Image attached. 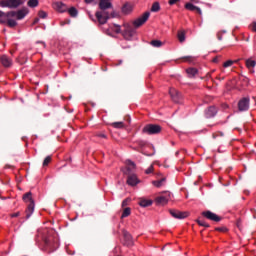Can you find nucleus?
Masks as SVG:
<instances>
[{"instance_id": "nucleus-51", "label": "nucleus", "mask_w": 256, "mask_h": 256, "mask_svg": "<svg viewBox=\"0 0 256 256\" xmlns=\"http://www.w3.org/2000/svg\"><path fill=\"white\" fill-rule=\"evenodd\" d=\"M183 59L184 61H193V58L191 56H186Z\"/></svg>"}, {"instance_id": "nucleus-48", "label": "nucleus", "mask_w": 256, "mask_h": 256, "mask_svg": "<svg viewBox=\"0 0 256 256\" xmlns=\"http://www.w3.org/2000/svg\"><path fill=\"white\" fill-rule=\"evenodd\" d=\"M169 5H175L176 3H179V0H169Z\"/></svg>"}, {"instance_id": "nucleus-29", "label": "nucleus", "mask_w": 256, "mask_h": 256, "mask_svg": "<svg viewBox=\"0 0 256 256\" xmlns=\"http://www.w3.org/2000/svg\"><path fill=\"white\" fill-rule=\"evenodd\" d=\"M255 65H256V61L255 60H251V59L246 60V67L248 69L255 68Z\"/></svg>"}, {"instance_id": "nucleus-40", "label": "nucleus", "mask_w": 256, "mask_h": 256, "mask_svg": "<svg viewBox=\"0 0 256 256\" xmlns=\"http://www.w3.org/2000/svg\"><path fill=\"white\" fill-rule=\"evenodd\" d=\"M233 63H235V61L228 60V61L224 62L223 67L227 69V67H231L233 65Z\"/></svg>"}, {"instance_id": "nucleus-46", "label": "nucleus", "mask_w": 256, "mask_h": 256, "mask_svg": "<svg viewBox=\"0 0 256 256\" xmlns=\"http://www.w3.org/2000/svg\"><path fill=\"white\" fill-rule=\"evenodd\" d=\"M97 137H100L101 139H107V135H105L103 133H98Z\"/></svg>"}, {"instance_id": "nucleus-17", "label": "nucleus", "mask_w": 256, "mask_h": 256, "mask_svg": "<svg viewBox=\"0 0 256 256\" xmlns=\"http://www.w3.org/2000/svg\"><path fill=\"white\" fill-rule=\"evenodd\" d=\"M123 237L124 244L127 245V247H131V245H133V237H131V234L127 231H123Z\"/></svg>"}, {"instance_id": "nucleus-30", "label": "nucleus", "mask_w": 256, "mask_h": 256, "mask_svg": "<svg viewBox=\"0 0 256 256\" xmlns=\"http://www.w3.org/2000/svg\"><path fill=\"white\" fill-rule=\"evenodd\" d=\"M166 179L162 178L160 180L153 181L154 187H163V184L165 183Z\"/></svg>"}, {"instance_id": "nucleus-2", "label": "nucleus", "mask_w": 256, "mask_h": 256, "mask_svg": "<svg viewBox=\"0 0 256 256\" xmlns=\"http://www.w3.org/2000/svg\"><path fill=\"white\" fill-rule=\"evenodd\" d=\"M23 201L25 203H29L26 209V219H29V217L33 215V211H35V202L33 201L31 192H28L23 195Z\"/></svg>"}, {"instance_id": "nucleus-58", "label": "nucleus", "mask_w": 256, "mask_h": 256, "mask_svg": "<svg viewBox=\"0 0 256 256\" xmlns=\"http://www.w3.org/2000/svg\"><path fill=\"white\" fill-rule=\"evenodd\" d=\"M121 63H123V60H119L117 65H121Z\"/></svg>"}, {"instance_id": "nucleus-47", "label": "nucleus", "mask_w": 256, "mask_h": 256, "mask_svg": "<svg viewBox=\"0 0 256 256\" xmlns=\"http://www.w3.org/2000/svg\"><path fill=\"white\" fill-rule=\"evenodd\" d=\"M215 230L216 231H220L222 233H225V231H227V228H224V227H222V228H215Z\"/></svg>"}, {"instance_id": "nucleus-34", "label": "nucleus", "mask_w": 256, "mask_h": 256, "mask_svg": "<svg viewBox=\"0 0 256 256\" xmlns=\"http://www.w3.org/2000/svg\"><path fill=\"white\" fill-rule=\"evenodd\" d=\"M6 23H7L8 27H11V28L17 27V21H15L13 19H7Z\"/></svg>"}, {"instance_id": "nucleus-4", "label": "nucleus", "mask_w": 256, "mask_h": 256, "mask_svg": "<svg viewBox=\"0 0 256 256\" xmlns=\"http://www.w3.org/2000/svg\"><path fill=\"white\" fill-rule=\"evenodd\" d=\"M142 131L146 133V135H158V133H161V126L157 124H147Z\"/></svg>"}, {"instance_id": "nucleus-26", "label": "nucleus", "mask_w": 256, "mask_h": 256, "mask_svg": "<svg viewBox=\"0 0 256 256\" xmlns=\"http://www.w3.org/2000/svg\"><path fill=\"white\" fill-rule=\"evenodd\" d=\"M68 13H69L70 17H77V15H79V11H77V8H75V7L69 8Z\"/></svg>"}, {"instance_id": "nucleus-14", "label": "nucleus", "mask_w": 256, "mask_h": 256, "mask_svg": "<svg viewBox=\"0 0 256 256\" xmlns=\"http://www.w3.org/2000/svg\"><path fill=\"white\" fill-rule=\"evenodd\" d=\"M98 7L99 9H113V3L111 0H99Z\"/></svg>"}, {"instance_id": "nucleus-50", "label": "nucleus", "mask_w": 256, "mask_h": 256, "mask_svg": "<svg viewBox=\"0 0 256 256\" xmlns=\"http://www.w3.org/2000/svg\"><path fill=\"white\" fill-rule=\"evenodd\" d=\"M219 59H221V56H216V57L213 59V63H219Z\"/></svg>"}, {"instance_id": "nucleus-28", "label": "nucleus", "mask_w": 256, "mask_h": 256, "mask_svg": "<svg viewBox=\"0 0 256 256\" xmlns=\"http://www.w3.org/2000/svg\"><path fill=\"white\" fill-rule=\"evenodd\" d=\"M111 126L114 127V129H124L125 123L123 122H113L111 123Z\"/></svg>"}, {"instance_id": "nucleus-54", "label": "nucleus", "mask_w": 256, "mask_h": 256, "mask_svg": "<svg viewBox=\"0 0 256 256\" xmlns=\"http://www.w3.org/2000/svg\"><path fill=\"white\" fill-rule=\"evenodd\" d=\"M37 23H39V18H36L33 22L34 25H37Z\"/></svg>"}, {"instance_id": "nucleus-12", "label": "nucleus", "mask_w": 256, "mask_h": 256, "mask_svg": "<svg viewBox=\"0 0 256 256\" xmlns=\"http://www.w3.org/2000/svg\"><path fill=\"white\" fill-rule=\"evenodd\" d=\"M135 33H136L135 29L129 26L123 32V37L124 39H127L128 41H130V39L135 36Z\"/></svg>"}, {"instance_id": "nucleus-56", "label": "nucleus", "mask_w": 256, "mask_h": 256, "mask_svg": "<svg viewBox=\"0 0 256 256\" xmlns=\"http://www.w3.org/2000/svg\"><path fill=\"white\" fill-rule=\"evenodd\" d=\"M61 27H64L66 25L65 21L60 22Z\"/></svg>"}, {"instance_id": "nucleus-37", "label": "nucleus", "mask_w": 256, "mask_h": 256, "mask_svg": "<svg viewBox=\"0 0 256 256\" xmlns=\"http://www.w3.org/2000/svg\"><path fill=\"white\" fill-rule=\"evenodd\" d=\"M197 223L198 225H200V227H206V228L210 227V225L207 222H205V220H197Z\"/></svg>"}, {"instance_id": "nucleus-25", "label": "nucleus", "mask_w": 256, "mask_h": 256, "mask_svg": "<svg viewBox=\"0 0 256 256\" xmlns=\"http://www.w3.org/2000/svg\"><path fill=\"white\" fill-rule=\"evenodd\" d=\"M152 13H157L158 11H161V5L159 2H154L151 7Z\"/></svg>"}, {"instance_id": "nucleus-18", "label": "nucleus", "mask_w": 256, "mask_h": 256, "mask_svg": "<svg viewBox=\"0 0 256 256\" xmlns=\"http://www.w3.org/2000/svg\"><path fill=\"white\" fill-rule=\"evenodd\" d=\"M127 183L131 185V187H135L139 183V179L135 174H128Z\"/></svg>"}, {"instance_id": "nucleus-8", "label": "nucleus", "mask_w": 256, "mask_h": 256, "mask_svg": "<svg viewBox=\"0 0 256 256\" xmlns=\"http://www.w3.org/2000/svg\"><path fill=\"white\" fill-rule=\"evenodd\" d=\"M169 95H170L172 101H174V103H181V99H183L181 92L175 88H170Z\"/></svg>"}, {"instance_id": "nucleus-22", "label": "nucleus", "mask_w": 256, "mask_h": 256, "mask_svg": "<svg viewBox=\"0 0 256 256\" xmlns=\"http://www.w3.org/2000/svg\"><path fill=\"white\" fill-rule=\"evenodd\" d=\"M131 11H133V6L129 3H125L122 6V13H124V15H129V13H131Z\"/></svg>"}, {"instance_id": "nucleus-13", "label": "nucleus", "mask_w": 256, "mask_h": 256, "mask_svg": "<svg viewBox=\"0 0 256 256\" xmlns=\"http://www.w3.org/2000/svg\"><path fill=\"white\" fill-rule=\"evenodd\" d=\"M0 62L3 67L9 68L11 65H13V60L9 58L7 55H3L0 57Z\"/></svg>"}, {"instance_id": "nucleus-20", "label": "nucleus", "mask_w": 256, "mask_h": 256, "mask_svg": "<svg viewBox=\"0 0 256 256\" xmlns=\"http://www.w3.org/2000/svg\"><path fill=\"white\" fill-rule=\"evenodd\" d=\"M27 13H29V10L27 8H22L16 12V18L18 20L25 19Z\"/></svg>"}, {"instance_id": "nucleus-19", "label": "nucleus", "mask_w": 256, "mask_h": 256, "mask_svg": "<svg viewBox=\"0 0 256 256\" xmlns=\"http://www.w3.org/2000/svg\"><path fill=\"white\" fill-rule=\"evenodd\" d=\"M126 165H127L126 175H130L131 173H133V171H135V168H136L135 162L131 160H126Z\"/></svg>"}, {"instance_id": "nucleus-57", "label": "nucleus", "mask_w": 256, "mask_h": 256, "mask_svg": "<svg viewBox=\"0 0 256 256\" xmlns=\"http://www.w3.org/2000/svg\"><path fill=\"white\" fill-rule=\"evenodd\" d=\"M85 1V3H87V4H90L91 2H93L94 0H84Z\"/></svg>"}, {"instance_id": "nucleus-6", "label": "nucleus", "mask_w": 256, "mask_h": 256, "mask_svg": "<svg viewBox=\"0 0 256 256\" xmlns=\"http://www.w3.org/2000/svg\"><path fill=\"white\" fill-rule=\"evenodd\" d=\"M151 16L150 12H145L142 16L137 18L136 20L133 21V25L136 29H139L142 25H145L147 23L149 17Z\"/></svg>"}, {"instance_id": "nucleus-43", "label": "nucleus", "mask_w": 256, "mask_h": 256, "mask_svg": "<svg viewBox=\"0 0 256 256\" xmlns=\"http://www.w3.org/2000/svg\"><path fill=\"white\" fill-rule=\"evenodd\" d=\"M145 173L149 175L150 173H153V165H151L149 168L146 169Z\"/></svg>"}, {"instance_id": "nucleus-38", "label": "nucleus", "mask_w": 256, "mask_h": 256, "mask_svg": "<svg viewBox=\"0 0 256 256\" xmlns=\"http://www.w3.org/2000/svg\"><path fill=\"white\" fill-rule=\"evenodd\" d=\"M38 17H40V19H47V12L40 10L38 12Z\"/></svg>"}, {"instance_id": "nucleus-32", "label": "nucleus", "mask_w": 256, "mask_h": 256, "mask_svg": "<svg viewBox=\"0 0 256 256\" xmlns=\"http://www.w3.org/2000/svg\"><path fill=\"white\" fill-rule=\"evenodd\" d=\"M150 45H152V47H162L163 42H161V40H152L150 42Z\"/></svg>"}, {"instance_id": "nucleus-24", "label": "nucleus", "mask_w": 256, "mask_h": 256, "mask_svg": "<svg viewBox=\"0 0 256 256\" xmlns=\"http://www.w3.org/2000/svg\"><path fill=\"white\" fill-rule=\"evenodd\" d=\"M186 73H187L188 77H195V75H197L199 73V71L196 68H188L186 70Z\"/></svg>"}, {"instance_id": "nucleus-10", "label": "nucleus", "mask_w": 256, "mask_h": 256, "mask_svg": "<svg viewBox=\"0 0 256 256\" xmlns=\"http://www.w3.org/2000/svg\"><path fill=\"white\" fill-rule=\"evenodd\" d=\"M249 97H244L239 100L238 102V109L239 111H249V103H250Z\"/></svg>"}, {"instance_id": "nucleus-5", "label": "nucleus", "mask_w": 256, "mask_h": 256, "mask_svg": "<svg viewBox=\"0 0 256 256\" xmlns=\"http://www.w3.org/2000/svg\"><path fill=\"white\" fill-rule=\"evenodd\" d=\"M20 5H23L21 0H1L0 7H8L9 9H17Z\"/></svg>"}, {"instance_id": "nucleus-31", "label": "nucleus", "mask_w": 256, "mask_h": 256, "mask_svg": "<svg viewBox=\"0 0 256 256\" xmlns=\"http://www.w3.org/2000/svg\"><path fill=\"white\" fill-rule=\"evenodd\" d=\"M129 215H131V208L127 207L123 210L121 218L125 219V217H129Z\"/></svg>"}, {"instance_id": "nucleus-55", "label": "nucleus", "mask_w": 256, "mask_h": 256, "mask_svg": "<svg viewBox=\"0 0 256 256\" xmlns=\"http://www.w3.org/2000/svg\"><path fill=\"white\" fill-rule=\"evenodd\" d=\"M125 119H126V121H128V123H131V117L130 116H127Z\"/></svg>"}, {"instance_id": "nucleus-36", "label": "nucleus", "mask_w": 256, "mask_h": 256, "mask_svg": "<svg viewBox=\"0 0 256 256\" xmlns=\"http://www.w3.org/2000/svg\"><path fill=\"white\" fill-rule=\"evenodd\" d=\"M13 17H17V11H10L6 13V20L11 19Z\"/></svg>"}, {"instance_id": "nucleus-49", "label": "nucleus", "mask_w": 256, "mask_h": 256, "mask_svg": "<svg viewBox=\"0 0 256 256\" xmlns=\"http://www.w3.org/2000/svg\"><path fill=\"white\" fill-rule=\"evenodd\" d=\"M217 39L218 41H223V36L221 35V32H218Z\"/></svg>"}, {"instance_id": "nucleus-9", "label": "nucleus", "mask_w": 256, "mask_h": 256, "mask_svg": "<svg viewBox=\"0 0 256 256\" xmlns=\"http://www.w3.org/2000/svg\"><path fill=\"white\" fill-rule=\"evenodd\" d=\"M169 199H171V193L166 192L163 195L157 196L155 201L157 205H167V203H169Z\"/></svg>"}, {"instance_id": "nucleus-39", "label": "nucleus", "mask_w": 256, "mask_h": 256, "mask_svg": "<svg viewBox=\"0 0 256 256\" xmlns=\"http://www.w3.org/2000/svg\"><path fill=\"white\" fill-rule=\"evenodd\" d=\"M51 156H47L43 161V167H47L51 163Z\"/></svg>"}, {"instance_id": "nucleus-53", "label": "nucleus", "mask_w": 256, "mask_h": 256, "mask_svg": "<svg viewBox=\"0 0 256 256\" xmlns=\"http://www.w3.org/2000/svg\"><path fill=\"white\" fill-rule=\"evenodd\" d=\"M19 215H20V213L16 212V213L11 214V217H19Z\"/></svg>"}, {"instance_id": "nucleus-3", "label": "nucleus", "mask_w": 256, "mask_h": 256, "mask_svg": "<svg viewBox=\"0 0 256 256\" xmlns=\"http://www.w3.org/2000/svg\"><path fill=\"white\" fill-rule=\"evenodd\" d=\"M107 9H111V8H104V9H100L99 11H96L95 17L99 25H105L111 19V15L109 11H107Z\"/></svg>"}, {"instance_id": "nucleus-44", "label": "nucleus", "mask_w": 256, "mask_h": 256, "mask_svg": "<svg viewBox=\"0 0 256 256\" xmlns=\"http://www.w3.org/2000/svg\"><path fill=\"white\" fill-rule=\"evenodd\" d=\"M129 203V198H126L125 200L122 201V207H127Z\"/></svg>"}, {"instance_id": "nucleus-42", "label": "nucleus", "mask_w": 256, "mask_h": 256, "mask_svg": "<svg viewBox=\"0 0 256 256\" xmlns=\"http://www.w3.org/2000/svg\"><path fill=\"white\" fill-rule=\"evenodd\" d=\"M114 27H115V29H114L115 33H121V26L120 25L114 24Z\"/></svg>"}, {"instance_id": "nucleus-11", "label": "nucleus", "mask_w": 256, "mask_h": 256, "mask_svg": "<svg viewBox=\"0 0 256 256\" xmlns=\"http://www.w3.org/2000/svg\"><path fill=\"white\" fill-rule=\"evenodd\" d=\"M169 213L174 217V219H186L188 216L187 212H181L179 210H170Z\"/></svg>"}, {"instance_id": "nucleus-59", "label": "nucleus", "mask_w": 256, "mask_h": 256, "mask_svg": "<svg viewBox=\"0 0 256 256\" xmlns=\"http://www.w3.org/2000/svg\"><path fill=\"white\" fill-rule=\"evenodd\" d=\"M65 23L69 24V23H71V20H66Z\"/></svg>"}, {"instance_id": "nucleus-15", "label": "nucleus", "mask_w": 256, "mask_h": 256, "mask_svg": "<svg viewBox=\"0 0 256 256\" xmlns=\"http://www.w3.org/2000/svg\"><path fill=\"white\" fill-rule=\"evenodd\" d=\"M217 115V107L210 106L205 110V117L207 119H211V117H215Z\"/></svg>"}, {"instance_id": "nucleus-27", "label": "nucleus", "mask_w": 256, "mask_h": 256, "mask_svg": "<svg viewBox=\"0 0 256 256\" xmlns=\"http://www.w3.org/2000/svg\"><path fill=\"white\" fill-rule=\"evenodd\" d=\"M7 23V15L5 12L0 10V24L5 25Z\"/></svg>"}, {"instance_id": "nucleus-41", "label": "nucleus", "mask_w": 256, "mask_h": 256, "mask_svg": "<svg viewBox=\"0 0 256 256\" xmlns=\"http://www.w3.org/2000/svg\"><path fill=\"white\" fill-rule=\"evenodd\" d=\"M225 134L223 132H216L212 135L213 139H217V137H223Z\"/></svg>"}, {"instance_id": "nucleus-7", "label": "nucleus", "mask_w": 256, "mask_h": 256, "mask_svg": "<svg viewBox=\"0 0 256 256\" xmlns=\"http://www.w3.org/2000/svg\"><path fill=\"white\" fill-rule=\"evenodd\" d=\"M202 216L208 219L209 221H214L215 223H219L223 218L220 217L219 215L207 210L202 212Z\"/></svg>"}, {"instance_id": "nucleus-45", "label": "nucleus", "mask_w": 256, "mask_h": 256, "mask_svg": "<svg viewBox=\"0 0 256 256\" xmlns=\"http://www.w3.org/2000/svg\"><path fill=\"white\" fill-rule=\"evenodd\" d=\"M115 17H117V12L116 11H112L110 13V19H115Z\"/></svg>"}, {"instance_id": "nucleus-60", "label": "nucleus", "mask_w": 256, "mask_h": 256, "mask_svg": "<svg viewBox=\"0 0 256 256\" xmlns=\"http://www.w3.org/2000/svg\"><path fill=\"white\" fill-rule=\"evenodd\" d=\"M176 155H179V151L176 152Z\"/></svg>"}, {"instance_id": "nucleus-16", "label": "nucleus", "mask_w": 256, "mask_h": 256, "mask_svg": "<svg viewBox=\"0 0 256 256\" xmlns=\"http://www.w3.org/2000/svg\"><path fill=\"white\" fill-rule=\"evenodd\" d=\"M53 8L59 13H65L67 11V6L63 2H54Z\"/></svg>"}, {"instance_id": "nucleus-23", "label": "nucleus", "mask_w": 256, "mask_h": 256, "mask_svg": "<svg viewBox=\"0 0 256 256\" xmlns=\"http://www.w3.org/2000/svg\"><path fill=\"white\" fill-rule=\"evenodd\" d=\"M138 204L140 207H151V205H153V201L142 198L139 200Z\"/></svg>"}, {"instance_id": "nucleus-35", "label": "nucleus", "mask_w": 256, "mask_h": 256, "mask_svg": "<svg viewBox=\"0 0 256 256\" xmlns=\"http://www.w3.org/2000/svg\"><path fill=\"white\" fill-rule=\"evenodd\" d=\"M39 5V0H29L28 1V7H37Z\"/></svg>"}, {"instance_id": "nucleus-21", "label": "nucleus", "mask_w": 256, "mask_h": 256, "mask_svg": "<svg viewBox=\"0 0 256 256\" xmlns=\"http://www.w3.org/2000/svg\"><path fill=\"white\" fill-rule=\"evenodd\" d=\"M185 9H188V11H197L199 15H201V8L193 5L192 3H186Z\"/></svg>"}, {"instance_id": "nucleus-52", "label": "nucleus", "mask_w": 256, "mask_h": 256, "mask_svg": "<svg viewBox=\"0 0 256 256\" xmlns=\"http://www.w3.org/2000/svg\"><path fill=\"white\" fill-rule=\"evenodd\" d=\"M252 31H254V33H256V22H254V23L252 24Z\"/></svg>"}, {"instance_id": "nucleus-1", "label": "nucleus", "mask_w": 256, "mask_h": 256, "mask_svg": "<svg viewBox=\"0 0 256 256\" xmlns=\"http://www.w3.org/2000/svg\"><path fill=\"white\" fill-rule=\"evenodd\" d=\"M39 237L43 241V251L46 253H53L59 249V236L54 229H44L38 231L36 235V241H39Z\"/></svg>"}, {"instance_id": "nucleus-33", "label": "nucleus", "mask_w": 256, "mask_h": 256, "mask_svg": "<svg viewBox=\"0 0 256 256\" xmlns=\"http://www.w3.org/2000/svg\"><path fill=\"white\" fill-rule=\"evenodd\" d=\"M177 36L180 43H183L185 41V31H178Z\"/></svg>"}]
</instances>
